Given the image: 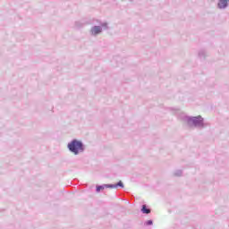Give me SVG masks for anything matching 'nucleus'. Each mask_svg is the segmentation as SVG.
<instances>
[{"instance_id": "1", "label": "nucleus", "mask_w": 229, "mask_h": 229, "mask_svg": "<svg viewBox=\"0 0 229 229\" xmlns=\"http://www.w3.org/2000/svg\"><path fill=\"white\" fill-rule=\"evenodd\" d=\"M68 149L73 155H80L85 151V144H68Z\"/></svg>"}, {"instance_id": "2", "label": "nucleus", "mask_w": 229, "mask_h": 229, "mask_svg": "<svg viewBox=\"0 0 229 229\" xmlns=\"http://www.w3.org/2000/svg\"><path fill=\"white\" fill-rule=\"evenodd\" d=\"M190 124L199 126V124H203V118H201V116L193 117L190 120Z\"/></svg>"}, {"instance_id": "3", "label": "nucleus", "mask_w": 229, "mask_h": 229, "mask_svg": "<svg viewBox=\"0 0 229 229\" xmlns=\"http://www.w3.org/2000/svg\"><path fill=\"white\" fill-rule=\"evenodd\" d=\"M92 35H98V33H101V27L95 26L91 29Z\"/></svg>"}, {"instance_id": "4", "label": "nucleus", "mask_w": 229, "mask_h": 229, "mask_svg": "<svg viewBox=\"0 0 229 229\" xmlns=\"http://www.w3.org/2000/svg\"><path fill=\"white\" fill-rule=\"evenodd\" d=\"M141 212L142 214H151V209L148 208L146 204L142 205L141 207Z\"/></svg>"}, {"instance_id": "5", "label": "nucleus", "mask_w": 229, "mask_h": 229, "mask_svg": "<svg viewBox=\"0 0 229 229\" xmlns=\"http://www.w3.org/2000/svg\"><path fill=\"white\" fill-rule=\"evenodd\" d=\"M228 6V1L226 0H220L218 3V8H226Z\"/></svg>"}, {"instance_id": "6", "label": "nucleus", "mask_w": 229, "mask_h": 229, "mask_svg": "<svg viewBox=\"0 0 229 229\" xmlns=\"http://www.w3.org/2000/svg\"><path fill=\"white\" fill-rule=\"evenodd\" d=\"M105 189H106V184L97 185L96 192H101V191H105Z\"/></svg>"}, {"instance_id": "7", "label": "nucleus", "mask_w": 229, "mask_h": 229, "mask_svg": "<svg viewBox=\"0 0 229 229\" xmlns=\"http://www.w3.org/2000/svg\"><path fill=\"white\" fill-rule=\"evenodd\" d=\"M183 174V172L182 170H175L174 172V176H182Z\"/></svg>"}, {"instance_id": "8", "label": "nucleus", "mask_w": 229, "mask_h": 229, "mask_svg": "<svg viewBox=\"0 0 229 229\" xmlns=\"http://www.w3.org/2000/svg\"><path fill=\"white\" fill-rule=\"evenodd\" d=\"M115 185V189H117V187H121V189H124V183H123V181H119Z\"/></svg>"}, {"instance_id": "9", "label": "nucleus", "mask_w": 229, "mask_h": 229, "mask_svg": "<svg viewBox=\"0 0 229 229\" xmlns=\"http://www.w3.org/2000/svg\"><path fill=\"white\" fill-rule=\"evenodd\" d=\"M106 189H115V184H106Z\"/></svg>"}, {"instance_id": "10", "label": "nucleus", "mask_w": 229, "mask_h": 229, "mask_svg": "<svg viewBox=\"0 0 229 229\" xmlns=\"http://www.w3.org/2000/svg\"><path fill=\"white\" fill-rule=\"evenodd\" d=\"M146 226H151L153 225V220H148L145 222Z\"/></svg>"}, {"instance_id": "11", "label": "nucleus", "mask_w": 229, "mask_h": 229, "mask_svg": "<svg viewBox=\"0 0 229 229\" xmlns=\"http://www.w3.org/2000/svg\"><path fill=\"white\" fill-rule=\"evenodd\" d=\"M71 144H81V141H79L78 140H73Z\"/></svg>"}]
</instances>
